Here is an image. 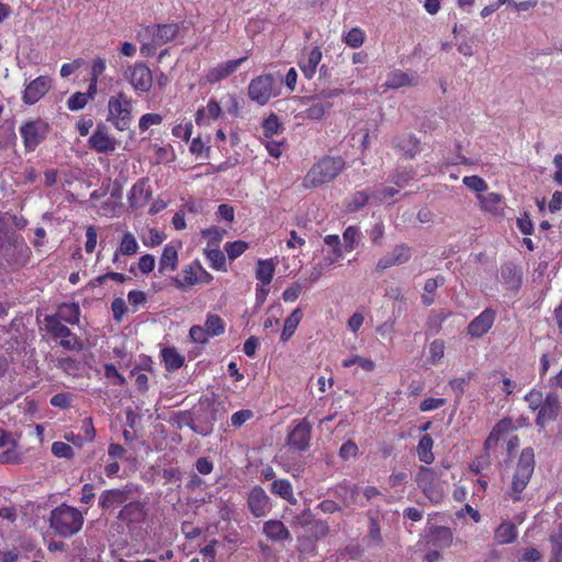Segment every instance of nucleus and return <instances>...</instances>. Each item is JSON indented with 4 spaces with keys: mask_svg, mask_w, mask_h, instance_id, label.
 Instances as JSON below:
<instances>
[{
    "mask_svg": "<svg viewBox=\"0 0 562 562\" xmlns=\"http://www.w3.org/2000/svg\"><path fill=\"white\" fill-rule=\"evenodd\" d=\"M535 467L536 461L533 449H522L516 463L510 484L505 492V495L508 499L516 503L524 498L522 492L530 482Z\"/></svg>",
    "mask_w": 562,
    "mask_h": 562,
    "instance_id": "f257e3e1",
    "label": "nucleus"
},
{
    "mask_svg": "<svg viewBox=\"0 0 562 562\" xmlns=\"http://www.w3.org/2000/svg\"><path fill=\"white\" fill-rule=\"evenodd\" d=\"M346 168V161L341 156H323L307 171L303 184L314 189L335 180Z\"/></svg>",
    "mask_w": 562,
    "mask_h": 562,
    "instance_id": "f03ea898",
    "label": "nucleus"
},
{
    "mask_svg": "<svg viewBox=\"0 0 562 562\" xmlns=\"http://www.w3.org/2000/svg\"><path fill=\"white\" fill-rule=\"evenodd\" d=\"M83 520V515L79 509L61 504L52 510L49 527L59 537L68 538L81 530Z\"/></svg>",
    "mask_w": 562,
    "mask_h": 562,
    "instance_id": "7ed1b4c3",
    "label": "nucleus"
},
{
    "mask_svg": "<svg viewBox=\"0 0 562 562\" xmlns=\"http://www.w3.org/2000/svg\"><path fill=\"white\" fill-rule=\"evenodd\" d=\"M133 99L123 91L111 95L108 101L106 121L119 132L127 131L133 122Z\"/></svg>",
    "mask_w": 562,
    "mask_h": 562,
    "instance_id": "20e7f679",
    "label": "nucleus"
},
{
    "mask_svg": "<svg viewBox=\"0 0 562 562\" xmlns=\"http://www.w3.org/2000/svg\"><path fill=\"white\" fill-rule=\"evenodd\" d=\"M45 329L53 339H59V346L66 350L80 351L83 349V344L76 334L59 322L55 316L45 315L44 317Z\"/></svg>",
    "mask_w": 562,
    "mask_h": 562,
    "instance_id": "39448f33",
    "label": "nucleus"
},
{
    "mask_svg": "<svg viewBox=\"0 0 562 562\" xmlns=\"http://www.w3.org/2000/svg\"><path fill=\"white\" fill-rule=\"evenodd\" d=\"M279 94L276 79L271 74H263L252 78L248 85V97L259 105L267 104L270 99Z\"/></svg>",
    "mask_w": 562,
    "mask_h": 562,
    "instance_id": "423d86ee",
    "label": "nucleus"
},
{
    "mask_svg": "<svg viewBox=\"0 0 562 562\" xmlns=\"http://www.w3.org/2000/svg\"><path fill=\"white\" fill-rule=\"evenodd\" d=\"M439 477V473L434 468L425 465L419 467L416 474L417 486L431 503H439L443 497Z\"/></svg>",
    "mask_w": 562,
    "mask_h": 562,
    "instance_id": "0eeeda50",
    "label": "nucleus"
},
{
    "mask_svg": "<svg viewBox=\"0 0 562 562\" xmlns=\"http://www.w3.org/2000/svg\"><path fill=\"white\" fill-rule=\"evenodd\" d=\"M213 281V276L207 272L201 262L195 259L186 266L181 271L180 278L172 280L175 286L183 290L195 284H210Z\"/></svg>",
    "mask_w": 562,
    "mask_h": 562,
    "instance_id": "6e6552de",
    "label": "nucleus"
},
{
    "mask_svg": "<svg viewBox=\"0 0 562 562\" xmlns=\"http://www.w3.org/2000/svg\"><path fill=\"white\" fill-rule=\"evenodd\" d=\"M48 133V123L41 119L26 121L20 126V134L26 151H34Z\"/></svg>",
    "mask_w": 562,
    "mask_h": 562,
    "instance_id": "1a4fd4ad",
    "label": "nucleus"
},
{
    "mask_svg": "<svg viewBox=\"0 0 562 562\" xmlns=\"http://www.w3.org/2000/svg\"><path fill=\"white\" fill-rule=\"evenodd\" d=\"M124 78L138 94L148 92L153 86L151 70L142 61L128 66L124 71Z\"/></svg>",
    "mask_w": 562,
    "mask_h": 562,
    "instance_id": "9d476101",
    "label": "nucleus"
},
{
    "mask_svg": "<svg viewBox=\"0 0 562 562\" xmlns=\"http://www.w3.org/2000/svg\"><path fill=\"white\" fill-rule=\"evenodd\" d=\"M312 425L306 418L293 420L286 437V445L296 452H304L310 448Z\"/></svg>",
    "mask_w": 562,
    "mask_h": 562,
    "instance_id": "9b49d317",
    "label": "nucleus"
},
{
    "mask_svg": "<svg viewBox=\"0 0 562 562\" xmlns=\"http://www.w3.org/2000/svg\"><path fill=\"white\" fill-rule=\"evenodd\" d=\"M88 146L98 154H112L115 151L117 142L110 134L109 127L104 123H99L88 138Z\"/></svg>",
    "mask_w": 562,
    "mask_h": 562,
    "instance_id": "f8f14e48",
    "label": "nucleus"
},
{
    "mask_svg": "<svg viewBox=\"0 0 562 562\" xmlns=\"http://www.w3.org/2000/svg\"><path fill=\"white\" fill-rule=\"evenodd\" d=\"M153 193L149 178H139L127 193L128 209L132 211L144 209L151 200Z\"/></svg>",
    "mask_w": 562,
    "mask_h": 562,
    "instance_id": "ddd939ff",
    "label": "nucleus"
},
{
    "mask_svg": "<svg viewBox=\"0 0 562 562\" xmlns=\"http://www.w3.org/2000/svg\"><path fill=\"white\" fill-rule=\"evenodd\" d=\"M52 78L49 76H38L30 81L23 92L22 101L27 105L38 102L52 88Z\"/></svg>",
    "mask_w": 562,
    "mask_h": 562,
    "instance_id": "4468645a",
    "label": "nucleus"
},
{
    "mask_svg": "<svg viewBox=\"0 0 562 562\" xmlns=\"http://www.w3.org/2000/svg\"><path fill=\"white\" fill-rule=\"evenodd\" d=\"M561 411L560 397L555 392H549L544 396L543 403L537 414L536 424L539 427H546L554 422Z\"/></svg>",
    "mask_w": 562,
    "mask_h": 562,
    "instance_id": "2eb2a0df",
    "label": "nucleus"
},
{
    "mask_svg": "<svg viewBox=\"0 0 562 562\" xmlns=\"http://www.w3.org/2000/svg\"><path fill=\"white\" fill-rule=\"evenodd\" d=\"M496 318V312L493 308H485L468 325V334L473 338H481L492 328Z\"/></svg>",
    "mask_w": 562,
    "mask_h": 562,
    "instance_id": "dca6fc26",
    "label": "nucleus"
},
{
    "mask_svg": "<svg viewBox=\"0 0 562 562\" xmlns=\"http://www.w3.org/2000/svg\"><path fill=\"white\" fill-rule=\"evenodd\" d=\"M179 32L178 23L155 24L145 29V33L153 38L156 45L160 46L175 40Z\"/></svg>",
    "mask_w": 562,
    "mask_h": 562,
    "instance_id": "f3484780",
    "label": "nucleus"
},
{
    "mask_svg": "<svg viewBox=\"0 0 562 562\" xmlns=\"http://www.w3.org/2000/svg\"><path fill=\"white\" fill-rule=\"evenodd\" d=\"M131 492V488L127 487L105 490L99 496V507L102 510H109L125 504L130 498Z\"/></svg>",
    "mask_w": 562,
    "mask_h": 562,
    "instance_id": "a211bd4d",
    "label": "nucleus"
},
{
    "mask_svg": "<svg viewBox=\"0 0 562 562\" xmlns=\"http://www.w3.org/2000/svg\"><path fill=\"white\" fill-rule=\"evenodd\" d=\"M499 281L506 290L518 291L522 283L521 269L513 262L503 263L499 271Z\"/></svg>",
    "mask_w": 562,
    "mask_h": 562,
    "instance_id": "6ab92c4d",
    "label": "nucleus"
},
{
    "mask_svg": "<svg viewBox=\"0 0 562 562\" xmlns=\"http://www.w3.org/2000/svg\"><path fill=\"white\" fill-rule=\"evenodd\" d=\"M248 506L255 517H262L270 510L269 497L261 486L251 488L248 496Z\"/></svg>",
    "mask_w": 562,
    "mask_h": 562,
    "instance_id": "aec40b11",
    "label": "nucleus"
},
{
    "mask_svg": "<svg viewBox=\"0 0 562 562\" xmlns=\"http://www.w3.org/2000/svg\"><path fill=\"white\" fill-rule=\"evenodd\" d=\"M514 429H516V427L514 426L512 418L504 417L498 420L484 441V452H490L492 449L497 447L501 438Z\"/></svg>",
    "mask_w": 562,
    "mask_h": 562,
    "instance_id": "412c9836",
    "label": "nucleus"
},
{
    "mask_svg": "<svg viewBox=\"0 0 562 562\" xmlns=\"http://www.w3.org/2000/svg\"><path fill=\"white\" fill-rule=\"evenodd\" d=\"M247 60V56L218 64L209 70L206 80L211 83L220 82L231 76L237 68Z\"/></svg>",
    "mask_w": 562,
    "mask_h": 562,
    "instance_id": "4be33fe9",
    "label": "nucleus"
},
{
    "mask_svg": "<svg viewBox=\"0 0 562 562\" xmlns=\"http://www.w3.org/2000/svg\"><path fill=\"white\" fill-rule=\"evenodd\" d=\"M393 147L405 158L413 159L420 151V142L414 134H405L393 139Z\"/></svg>",
    "mask_w": 562,
    "mask_h": 562,
    "instance_id": "5701e85b",
    "label": "nucleus"
},
{
    "mask_svg": "<svg viewBox=\"0 0 562 562\" xmlns=\"http://www.w3.org/2000/svg\"><path fill=\"white\" fill-rule=\"evenodd\" d=\"M145 517V507L138 501L125 503L117 515V518L127 525L142 522Z\"/></svg>",
    "mask_w": 562,
    "mask_h": 562,
    "instance_id": "b1692460",
    "label": "nucleus"
},
{
    "mask_svg": "<svg viewBox=\"0 0 562 562\" xmlns=\"http://www.w3.org/2000/svg\"><path fill=\"white\" fill-rule=\"evenodd\" d=\"M263 535L273 542H283L291 539V533L288 527L278 519H270L263 524Z\"/></svg>",
    "mask_w": 562,
    "mask_h": 562,
    "instance_id": "393cba45",
    "label": "nucleus"
},
{
    "mask_svg": "<svg viewBox=\"0 0 562 562\" xmlns=\"http://www.w3.org/2000/svg\"><path fill=\"white\" fill-rule=\"evenodd\" d=\"M428 542L437 548H449L453 541V533L449 527L431 526L428 531Z\"/></svg>",
    "mask_w": 562,
    "mask_h": 562,
    "instance_id": "a878e982",
    "label": "nucleus"
},
{
    "mask_svg": "<svg viewBox=\"0 0 562 562\" xmlns=\"http://www.w3.org/2000/svg\"><path fill=\"white\" fill-rule=\"evenodd\" d=\"M222 114V108L215 99H210L206 106L200 108L195 113V123L199 126L209 125Z\"/></svg>",
    "mask_w": 562,
    "mask_h": 562,
    "instance_id": "bb28decb",
    "label": "nucleus"
},
{
    "mask_svg": "<svg viewBox=\"0 0 562 562\" xmlns=\"http://www.w3.org/2000/svg\"><path fill=\"white\" fill-rule=\"evenodd\" d=\"M323 54L318 46L313 47L308 54L306 59H302L299 61V67L303 72L306 79H312L317 70V66L322 60Z\"/></svg>",
    "mask_w": 562,
    "mask_h": 562,
    "instance_id": "cd10ccee",
    "label": "nucleus"
},
{
    "mask_svg": "<svg viewBox=\"0 0 562 562\" xmlns=\"http://www.w3.org/2000/svg\"><path fill=\"white\" fill-rule=\"evenodd\" d=\"M80 306L78 303H61L57 307L55 316L59 322H65L70 325H76L80 319Z\"/></svg>",
    "mask_w": 562,
    "mask_h": 562,
    "instance_id": "c85d7f7f",
    "label": "nucleus"
},
{
    "mask_svg": "<svg viewBox=\"0 0 562 562\" xmlns=\"http://www.w3.org/2000/svg\"><path fill=\"white\" fill-rule=\"evenodd\" d=\"M481 207L494 215H502L504 211L503 196L496 192H490L486 194H479Z\"/></svg>",
    "mask_w": 562,
    "mask_h": 562,
    "instance_id": "c756f323",
    "label": "nucleus"
},
{
    "mask_svg": "<svg viewBox=\"0 0 562 562\" xmlns=\"http://www.w3.org/2000/svg\"><path fill=\"white\" fill-rule=\"evenodd\" d=\"M276 261L272 258L269 259H259L256 267V279L263 284V286H268L274 276L276 271Z\"/></svg>",
    "mask_w": 562,
    "mask_h": 562,
    "instance_id": "7c9ffc66",
    "label": "nucleus"
},
{
    "mask_svg": "<svg viewBox=\"0 0 562 562\" xmlns=\"http://www.w3.org/2000/svg\"><path fill=\"white\" fill-rule=\"evenodd\" d=\"M178 267V247L173 244L165 245L162 254L159 259V272L164 273L166 270L175 271Z\"/></svg>",
    "mask_w": 562,
    "mask_h": 562,
    "instance_id": "2f4dec72",
    "label": "nucleus"
},
{
    "mask_svg": "<svg viewBox=\"0 0 562 562\" xmlns=\"http://www.w3.org/2000/svg\"><path fill=\"white\" fill-rule=\"evenodd\" d=\"M517 536V528L512 521H503L494 531V539L498 544L512 543Z\"/></svg>",
    "mask_w": 562,
    "mask_h": 562,
    "instance_id": "473e14b6",
    "label": "nucleus"
},
{
    "mask_svg": "<svg viewBox=\"0 0 562 562\" xmlns=\"http://www.w3.org/2000/svg\"><path fill=\"white\" fill-rule=\"evenodd\" d=\"M445 281L446 280L442 276H437L425 281L424 293L420 296L422 303L425 306H430L435 303L437 289L443 285Z\"/></svg>",
    "mask_w": 562,
    "mask_h": 562,
    "instance_id": "72a5a7b5",
    "label": "nucleus"
},
{
    "mask_svg": "<svg viewBox=\"0 0 562 562\" xmlns=\"http://www.w3.org/2000/svg\"><path fill=\"white\" fill-rule=\"evenodd\" d=\"M434 448V439L430 435L426 434L420 437L416 451L420 462L425 464H431L435 460V454L432 452Z\"/></svg>",
    "mask_w": 562,
    "mask_h": 562,
    "instance_id": "f704fd0d",
    "label": "nucleus"
},
{
    "mask_svg": "<svg viewBox=\"0 0 562 562\" xmlns=\"http://www.w3.org/2000/svg\"><path fill=\"white\" fill-rule=\"evenodd\" d=\"M303 317V312L296 307L284 321L280 340L286 342L295 333Z\"/></svg>",
    "mask_w": 562,
    "mask_h": 562,
    "instance_id": "c9c22d12",
    "label": "nucleus"
},
{
    "mask_svg": "<svg viewBox=\"0 0 562 562\" xmlns=\"http://www.w3.org/2000/svg\"><path fill=\"white\" fill-rule=\"evenodd\" d=\"M271 493L280 496L282 499L288 501L290 504H296L292 484L286 479L274 480L271 484Z\"/></svg>",
    "mask_w": 562,
    "mask_h": 562,
    "instance_id": "e433bc0d",
    "label": "nucleus"
},
{
    "mask_svg": "<svg viewBox=\"0 0 562 562\" xmlns=\"http://www.w3.org/2000/svg\"><path fill=\"white\" fill-rule=\"evenodd\" d=\"M161 357L167 371L172 372L180 369L184 364V357L180 355L176 348H164Z\"/></svg>",
    "mask_w": 562,
    "mask_h": 562,
    "instance_id": "4c0bfd02",
    "label": "nucleus"
},
{
    "mask_svg": "<svg viewBox=\"0 0 562 562\" xmlns=\"http://www.w3.org/2000/svg\"><path fill=\"white\" fill-rule=\"evenodd\" d=\"M551 552L549 562H562V522L549 536Z\"/></svg>",
    "mask_w": 562,
    "mask_h": 562,
    "instance_id": "58836bf2",
    "label": "nucleus"
},
{
    "mask_svg": "<svg viewBox=\"0 0 562 562\" xmlns=\"http://www.w3.org/2000/svg\"><path fill=\"white\" fill-rule=\"evenodd\" d=\"M413 85V79L403 70L395 69L387 75L384 86L389 89H398Z\"/></svg>",
    "mask_w": 562,
    "mask_h": 562,
    "instance_id": "ea45409f",
    "label": "nucleus"
},
{
    "mask_svg": "<svg viewBox=\"0 0 562 562\" xmlns=\"http://www.w3.org/2000/svg\"><path fill=\"white\" fill-rule=\"evenodd\" d=\"M138 244L135 236L131 232H125L122 236L117 251L114 254L113 261L117 259V252L124 256H132L138 251Z\"/></svg>",
    "mask_w": 562,
    "mask_h": 562,
    "instance_id": "a19ab883",
    "label": "nucleus"
},
{
    "mask_svg": "<svg viewBox=\"0 0 562 562\" xmlns=\"http://www.w3.org/2000/svg\"><path fill=\"white\" fill-rule=\"evenodd\" d=\"M204 254L212 269L223 272L227 271L225 255L218 247L213 249L206 248L204 249Z\"/></svg>",
    "mask_w": 562,
    "mask_h": 562,
    "instance_id": "79ce46f5",
    "label": "nucleus"
},
{
    "mask_svg": "<svg viewBox=\"0 0 562 562\" xmlns=\"http://www.w3.org/2000/svg\"><path fill=\"white\" fill-rule=\"evenodd\" d=\"M204 328L211 337L221 336L225 333V323L220 315L209 313L206 315Z\"/></svg>",
    "mask_w": 562,
    "mask_h": 562,
    "instance_id": "37998d69",
    "label": "nucleus"
},
{
    "mask_svg": "<svg viewBox=\"0 0 562 562\" xmlns=\"http://www.w3.org/2000/svg\"><path fill=\"white\" fill-rule=\"evenodd\" d=\"M542 559V553L533 547H527L517 550L514 553V562H539Z\"/></svg>",
    "mask_w": 562,
    "mask_h": 562,
    "instance_id": "c03bdc74",
    "label": "nucleus"
},
{
    "mask_svg": "<svg viewBox=\"0 0 562 562\" xmlns=\"http://www.w3.org/2000/svg\"><path fill=\"white\" fill-rule=\"evenodd\" d=\"M414 178V170L407 168H397L391 175V181L397 188H404Z\"/></svg>",
    "mask_w": 562,
    "mask_h": 562,
    "instance_id": "a18cd8bd",
    "label": "nucleus"
},
{
    "mask_svg": "<svg viewBox=\"0 0 562 562\" xmlns=\"http://www.w3.org/2000/svg\"><path fill=\"white\" fill-rule=\"evenodd\" d=\"M57 368L69 376H77L79 372V362L71 357L57 358Z\"/></svg>",
    "mask_w": 562,
    "mask_h": 562,
    "instance_id": "49530a36",
    "label": "nucleus"
},
{
    "mask_svg": "<svg viewBox=\"0 0 562 562\" xmlns=\"http://www.w3.org/2000/svg\"><path fill=\"white\" fill-rule=\"evenodd\" d=\"M366 40L364 31L360 27H352L344 36V42L351 48L360 47Z\"/></svg>",
    "mask_w": 562,
    "mask_h": 562,
    "instance_id": "de8ad7c7",
    "label": "nucleus"
},
{
    "mask_svg": "<svg viewBox=\"0 0 562 562\" xmlns=\"http://www.w3.org/2000/svg\"><path fill=\"white\" fill-rule=\"evenodd\" d=\"M164 121V117L159 113H146L143 114L138 121V130L140 133H145L151 126L160 125Z\"/></svg>",
    "mask_w": 562,
    "mask_h": 562,
    "instance_id": "09e8293b",
    "label": "nucleus"
},
{
    "mask_svg": "<svg viewBox=\"0 0 562 562\" xmlns=\"http://www.w3.org/2000/svg\"><path fill=\"white\" fill-rule=\"evenodd\" d=\"M281 130V123L277 114L271 113L262 122V131L266 137H272L278 134Z\"/></svg>",
    "mask_w": 562,
    "mask_h": 562,
    "instance_id": "8fccbe9b",
    "label": "nucleus"
},
{
    "mask_svg": "<svg viewBox=\"0 0 562 562\" xmlns=\"http://www.w3.org/2000/svg\"><path fill=\"white\" fill-rule=\"evenodd\" d=\"M224 249L227 257L231 260H235L248 249V244L244 240L228 241L225 244Z\"/></svg>",
    "mask_w": 562,
    "mask_h": 562,
    "instance_id": "3c124183",
    "label": "nucleus"
},
{
    "mask_svg": "<svg viewBox=\"0 0 562 562\" xmlns=\"http://www.w3.org/2000/svg\"><path fill=\"white\" fill-rule=\"evenodd\" d=\"M390 255L396 266L407 262L412 257L411 248L405 244L396 245Z\"/></svg>",
    "mask_w": 562,
    "mask_h": 562,
    "instance_id": "603ef678",
    "label": "nucleus"
},
{
    "mask_svg": "<svg viewBox=\"0 0 562 562\" xmlns=\"http://www.w3.org/2000/svg\"><path fill=\"white\" fill-rule=\"evenodd\" d=\"M369 199L370 195L366 191H358L352 195L351 200L348 202L347 210L349 212H357L369 202Z\"/></svg>",
    "mask_w": 562,
    "mask_h": 562,
    "instance_id": "864d4df0",
    "label": "nucleus"
},
{
    "mask_svg": "<svg viewBox=\"0 0 562 562\" xmlns=\"http://www.w3.org/2000/svg\"><path fill=\"white\" fill-rule=\"evenodd\" d=\"M445 355V342L441 339L434 340L429 346V358L428 362L436 364L439 362Z\"/></svg>",
    "mask_w": 562,
    "mask_h": 562,
    "instance_id": "5fc2aeb1",
    "label": "nucleus"
},
{
    "mask_svg": "<svg viewBox=\"0 0 562 562\" xmlns=\"http://www.w3.org/2000/svg\"><path fill=\"white\" fill-rule=\"evenodd\" d=\"M330 108L329 103L317 102L308 106L304 114L305 117L311 120H321L325 115L326 111Z\"/></svg>",
    "mask_w": 562,
    "mask_h": 562,
    "instance_id": "6e6d98bb",
    "label": "nucleus"
},
{
    "mask_svg": "<svg viewBox=\"0 0 562 562\" xmlns=\"http://www.w3.org/2000/svg\"><path fill=\"white\" fill-rule=\"evenodd\" d=\"M359 236H360V232L357 226H348L345 229V232L342 234V238L345 241V249L347 251H351L355 249V246L357 244V240L359 239Z\"/></svg>",
    "mask_w": 562,
    "mask_h": 562,
    "instance_id": "4d7b16f0",
    "label": "nucleus"
},
{
    "mask_svg": "<svg viewBox=\"0 0 562 562\" xmlns=\"http://www.w3.org/2000/svg\"><path fill=\"white\" fill-rule=\"evenodd\" d=\"M52 453L57 458H66V459H71L75 456L74 448L64 441L53 442L52 443Z\"/></svg>",
    "mask_w": 562,
    "mask_h": 562,
    "instance_id": "13d9d810",
    "label": "nucleus"
},
{
    "mask_svg": "<svg viewBox=\"0 0 562 562\" xmlns=\"http://www.w3.org/2000/svg\"><path fill=\"white\" fill-rule=\"evenodd\" d=\"M189 336L194 344L205 345L209 342L210 335L205 328L200 325H193L189 330Z\"/></svg>",
    "mask_w": 562,
    "mask_h": 562,
    "instance_id": "bf43d9fd",
    "label": "nucleus"
},
{
    "mask_svg": "<svg viewBox=\"0 0 562 562\" xmlns=\"http://www.w3.org/2000/svg\"><path fill=\"white\" fill-rule=\"evenodd\" d=\"M463 184L475 192H484L487 189L486 182L479 176H467L463 178Z\"/></svg>",
    "mask_w": 562,
    "mask_h": 562,
    "instance_id": "052dcab7",
    "label": "nucleus"
},
{
    "mask_svg": "<svg viewBox=\"0 0 562 562\" xmlns=\"http://www.w3.org/2000/svg\"><path fill=\"white\" fill-rule=\"evenodd\" d=\"M368 538L370 542H372L375 546H380L382 543L380 525L378 519L373 516H370Z\"/></svg>",
    "mask_w": 562,
    "mask_h": 562,
    "instance_id": "680f3d73",
    "label": "nucleus"
},
{
    "mask_svg": "<svg viewBox=\"0 0 562 562\" xmlns=\"http://www.w3.org/2000/svg\"><path fill=\"white\" fill-rule=\"evenodd\" d=\"M72 395L70 393H57L52 396L49 403L53 407L67 409L71 407Z\"/></svg>",
    "mask_w": 562,
    "mask_h": 562,
    "instance_id": "e2e57ef3",
    "label": "nucleus"
},
{
    "mask_svg": "<svg viewBox=\"0 0 562 562\" xmlns=\"http://www.w3.org/2000/svg\"><path fill=\"white\" fill-rule=\"evenodd\" d=\"M88 103V97L86 93L76 92L67 100V106L71 111L81 110Z\"/></svg>",
    "mask_w": 562,
    "mask_h": 562,
    "instance_id": "0e129e2a",
    "label": "nucleus"
},
{
    "mask_svg": "<svg viewBox=\"0 0 562 562\" xmlns=\"http://www.w3.org/2000/svg\"><path fill=\"white\" fill-rule=\"evenodd\" d=\"M252 417H254V412L251 409H241L232 415L231 424L233 427L239 428L246 422L250 420Z\"/></svg>",
    "mask_w": 562,
    "mask_h": 562,
    "instance_id": "69168bd1",
    "label": "nucleus"
},
{
    "mask_svg": "<svg viewBox=\"0 0 562 562\" xmlns=\"http://www.w3.org/2000/svg\"><path fill=\"white\" fill-rule=\"evenodd\" d=\"M358 446L355 441L352 440H347L346 442H344L339 449V457L342 459V460H348L350 458H356L357 454H358Z\"/></svg>",
    "mask_w": 562,
    "mask_h": 562,
    "instance_id": "338daca9",
    "label": "nucleus"
},
{
    "mask_svg": "<svg viewBox=\"0 0 562 562\" xmlns=\"http://www.w3.org/2000/svg\"><path fill=\"white\" fill-rule=\"evenodd\" d=\"M525 400L532 411L539 412L544 397L542 396V393L540 391L531 390L526 394Z\"/></svg>",
    "mask_w": 562,
    "mask_h": 562,
    "instance_id": "774afa93",
    "label": "nucleus"
}]
</instances>
